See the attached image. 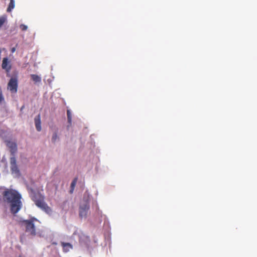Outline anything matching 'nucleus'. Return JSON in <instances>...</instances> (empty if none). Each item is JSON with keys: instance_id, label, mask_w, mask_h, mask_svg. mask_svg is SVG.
<instances>
[{"instance_id": "39448f33", "label": "nucleus", "mask_w": 257, "mask_h": 257, "mask_svg": "<svg viewBox=\"0 0 257 257\" xmlns=\"http://www.w3.org/2000/svg\"><path fill=\"white\" fill-rule=\"evenodd\" d=\"M10 169L11 173L17 177H19L21 174L19 167L17 164V160L15 156H12L10 159Z\"/></svg>"}, {"instance_id": "4468645a", "label": "nucleus", "mask_w": 257, "mask_h": 257, "mask_svg": "<svg viewBox=\"0 0 257 257\" xmlns=\"http://www.w3.org/2000/svg\"><path fill=\"white\" fill-rule=\"evenodd\" d=\"M77 178H75L72 181V182H71V190H70V192L71 193H72L74 190V188L76 185V184L77 183Z\"/></svg>"}, {"instance_id": "f03ea898", "label": "nucleus", "mask_w": 257, "mask_h": 257, "mask_svg": "<svg viewBox=\"0 0 257 257\" xmlns=\"http://www.w3.org/2000/svg\"><path fill=\"white\" fill-rule=\"evenodd\" d=\"M35 204L48 214L52 212L51 208L44 201V197L40 194H35L32 197Z\"/></svg>"}, {"instance_id": "a211bd4d", "label": "nucleus", "mask_w": 257, "mask_h": 257, "mask_svg": "<svg viewBox=\"0 0 257 257\" xmlns=\"http://www.w3.org/2000/svg\"><path fill=\"white\" fill-rule=\"evenodd\" d=\"M6 21V19L4 17L0 18V28L4 25L5 22Z\"/></svg>"}, {"instance_id": "0eeeda50", "label": "nucleus", "mask_w": 257, "mask_h": 257, "mask_svg": "<svg viewBox=\"0 0 257 257\" xmlns=\"http://www.w3.org/2000/svg\"><path fill=\"white\" fill-rule=\"evenodd\" d=\"M7 146L10 149V152L13 156H15V154L17 151V145L16 143L11 141L7 142Z\"/></svg>"}, {"instance_id": "7ed1b4c3", "label": "nucleus", "mask_w": 257, "mask_h": 257, "mask_svg": "<svg viewBox=\"0 0 257 257\" xmlns=\"http://www.w3.org/2000/svg\"><path fill=\"white\" fill-rule=\"evenodd\" d=\"M37 221H38V220L36 218L32 217L29 220L21 221V223L25 227L26 232H29L30 234L32 236H35L36 233L34 222Z\"/></svg>"}, {"instance_id": "f8f14e48", "label": "nucleus", "mask_w": 257, "mask_h": 257, "mask_svg": "<svg viewBox=\"0 0 257 257\" xmlns=\"http://www.w3.org/2000/svg\"><path fill=\"white\" fill-rule=\"evenodd\" d=\"M31 78L35 83L40 82L41 81V78L38 75L31 74Z\"/></svg>"}, {"instance_id": "1a4fd4ad", "label": "nucleus", "mask_w": 257, "mask_h": 257, "mask_svg": "<svg viewBox=\"0 0 257 257\" xmlns=\"http://www.w3.org/2000/svg\"><path fill=\"white\" fill-rule=\"evenodd\" d=\"M35 124L36 128L38 132H40L42 130L41 128V116L40 114H38L36 116L34 119Z\"/></svg>"}, {"instance_id": "dca6fc26", "label": "nucleus", "mask_w": 257, "mask_h": 257, "mask_svg": "<svg viewBox=\"0 0 257 257\" xmlns=\"http://www.w3.org/2000/svg\"><path fill=\"white\" fill-rule=\"evenodd\" d=\"M5 101V98L3 94L2 88L0 86V104Z\"/></svg>"}, {"instance_id": "6ab92c4d", "label": "nucleus", "mask_w": 257, "mask_h": 257, "mask_svg": "<svg viewBox=\"0 0 257 257\" xmlns=\"http://www.w3.org/2000/svg\"><path fill=\"white\" fill-rule=\"evenodd\" d=\"M15 51V48H13L12 50V52H14Z\"/></svg>"}, {"instance_id": "20e7f679", "label": "nucleus", "mask_w": 257, "mask_h": 257, "mask_svg": "<svg viewBox=\"0 0 257 257\" xmlns=\"http://www.w3.org/2000/svg\"><path fill=\"white\" fill-rule=\"evenodd\" d=\"M90 209L89 203L88 200L81 203L79 207V216L81 218H86Z\"/></svg>"}, {"instance_id": "423d86ee", "label": "nucleus", "mask_w": 257, "mask_h": 257, "mask_svg": "<svg viewBox=\"0 0 257 257\" xmlns=\"http://www.w3.org/2000/svg\"><path fill=\"white\" fill-rule=\"evenodd\" d=\"M18 80L17 77H12L7 85L8 90L12 94H16L18 91Z\"/></svg>"}, {"instance_id": "f257e3e1", "label": "nucleus", "mask_w": 257, "mask_h": 257, "mask_svg": "<svg viewBox=\"0 0 257 257\" xmlns=\"http://www.w3.org/2000/svg\"><path fill=\"white\" fill-rule=\"evenodd\" d=\"M3 196L4 201L10 204L11 213L17 214L23 206L21 195L15 189H6L3 192Z\"/></svg>"}, {"instance_id": "6e6552de", "label": "nucleus", "mask_w": 257, "mask_h": 257, "mask_svg": "<svg viewBox=\"0 0 257 257\" xmlns=\"http://www.w3.org/2000/svg\"><path fill=\"white\" fill-rule=\"evenodd\" d=\"M2 67L3 69H5L7 72H9L11 69V66L9 64V62L8 61V59L7 57L4 58L3 61Z\"/></svg>"}, {"instance_id": "2eb2a0df", "label": "nucleus", "mask_w": 257, "mask_h": 257, "mask_svg": "<svg viewBox=\"0 0 257 257\" xmlns=\"http://www.w3.org/2000/svg\"><path fill=\"white\" fill-rule=\"evenodd\" d=\"M58 139V137L57 133H54L53 134V136H52V139H51L52 143H55Z\"/></svg>"}, {"instance_id": "9b49d317", "label": "nucleus", "mask_w": 257, "mask_h": 257, "mask_svg": "<svg viewBox=\"0 0 257 257\" xmlns=\"http://www.w3.org/2000/svg\"><path fill=\"white\" fill-rule=\"evenodd\" d=\"M15 7V2L14 0H10L7 12L8 13L11 12Z\"/></svg>"}, {"instance_id": "ddd939ff", "label": "nucleus", "mask_w": 257, "mask_h": 257, "mask_svg": "<svg viewBox=\"0 0 257 257\" xmlns=\"http://www.w3.org/2000/svg\"><path fill=\"white\" fill-rule=\"evenodd\" d=\"M67 115L68 118V122L69 123V124L71 125L72 122V115L70 110H67Z\"/></svg>"}, {"instance_id": "f3484780", "label": "nucleus", "mask_w": 257, "mask_h": 257, "mask_svg": "<svg viewBox=\"0 0 257 257\" xmlns=\"http://www.w3.org/2000/svg\"><path fill=\"white\" fill-rule=\"evenodd\" d=\"M20 28L21 29V30L23 31H26L27 30V29H28V27L26 25H24V24H21L20 26Z\"/></svg>"}, {"instance_id": "9d476101", "label": "nucleus", "mask_w": 257, "mask_h": 257, "mask_svg": "<svg viewBox=\"0 0 257 257\" xmlns=\"http://www.w3.org/2000/svg\"><path fill=\"white\" fill-rule=\"evenodd\" d=\"M61 244L63 247V251L65 252H68L71 249L73 248L72 245L70 243L61 242Z\"/></svg>"}]
</instances>
